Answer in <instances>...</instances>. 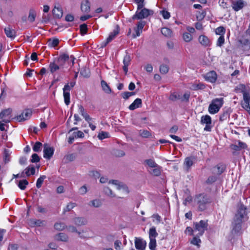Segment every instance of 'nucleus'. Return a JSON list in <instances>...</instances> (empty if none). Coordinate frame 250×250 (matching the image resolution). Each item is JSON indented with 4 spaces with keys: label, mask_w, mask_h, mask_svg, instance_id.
I'll return each mask as SVG.
<instances>
[{
    "label": "nucleus",
    "mask_w": 250,
    "mask_h": 250,
    "mask_svg": "<svg viewBox=\"0 0 250 250\" xmlns=\"http://www.w3.org/2000/svg\"><path fill=\"white\" fill-rule=\"evenodd\" d=\"M195 160V158L194 157H187L184 162V165L186 167V168L187 170L190 168V167L193 165L194 162Z\"/></svg>",
    "instance_id": "a211bd4d"
},
{
    "label": "nucleus",
    "mask_w": 250,
    "mask_h": 250,
    "mask_svg": "<svg viewBox=\"0 0 250 250\" xmlns=\"http://www.w3.org/2000/svg\"><path fill=\"white\" fill-rule=\"evenodd\" d=\"M243 221L233 219L231 225L230 236L231 238L239 236L242 233V225Z\"/></svg>",
    "instance_id": "f03ea898"
},
{
    "label": "nucleus",
    "mask_w": 250,
    "mask_h": 250,
    "mask_svg": "<svg viewBox=\"0 0 250 250\" xmlns=\"http://www.w3.org/2000/svg\"><path fill=\"white\" fill-rule=\"evenodd\" d=\"M198 234H196L195 236H194L192 240L191 241V243L194 245L197 246L198 248L200 247V244L201 242L200 239Z\"/></svg>",
    "instance_id": "e433bc0d"
},
{
    "label": "nucleus",
    "mask_w": 250,
    "mask_h": 250,
    "mask_svg": "<svg viewBox=\"0 0 250 250\" xmlns=\"http://www.w3.org/2000/svg\"><path fill=\"white\" fill-rule=\"evenodd\" d=\"M80 74L84 78H88L90 76V71L88 68L83 67L80 71Z\"/></svg>",
    "instance_id": "4c0bfd02"
},
{
    "label": "nucleus",
    "mask_w": 250,
    "mask_h": 250,
    "mask_svg": "<svg viewBox=\"0 0 250 250\" xmlns=\"http://www.w3.org/2000/svg\"><path fill=\"white\" fill-rule=\"evenodd\" d=\"M119 32V28L118 25L116 26V29L113 32H111L107 38L108 40L111 42L118 34Z\"/></svg>",
    "instance_id": "7c9ffc66"
},
{
    "label": "nucleus",
    "mask_w": 250,
    "mask_h": 250,
    "mask_svg": "<svg viewBox=\"0 0 250 250\" xmlns=\"http://www.w3.org/2000/svg\"><path fill=\"white\" fill-rule=\"evenodd\" d=\"M52 12L54 16L58 19L62 18L63 15L62 9L60 7H56V6L53 9Z\"/></svg>",
    "instance_id": "4be33fe9"
},
{
    "label": "nucleus",
    "mask_w": 250,
    "mask_h": 250,
    "mask_svg": "<svg viewBox=\"0 0 250 250\" xmlns=\"http://www.w3.org/2000/svg\"><path fill=\"white\" fill-rule=\"evenodd\" d=\"M195 200L198 206V209L203 211L207 208V205L211 202L210 197L204 193L200 194L196 196Z\"/></svg>",
    "instance_id": "f257e3e1"
},
{
    "label": "nucleus",
    "mask_w": 250,
    "mask_h": 250,
    "mask_svg": "<svg viewBox=\"0 0 250 250\" xmlns=\"http://www.w3.org/2000/svg\"><path fill=\"white\" fill-rule=\"evenodd\" d=\"M231 7L235 11H238L242 9L245 5L244 1L243 0H230Z\"/></svg>",
    "instance_id": "9b49d317"
},
{
    "label": "nucleus",
    "mask_w": 250,
    "mask_h": 250,
    "mask_svg": "<svg viewBox=\"0 0 250 250\" xmlns=\"http://www.w3.org/2000/svg\"><path fill=\"white\" fill-rule=\"evenodd\" d=\"M31 224L36 226L40 227L44 225V221L41 220L33 219L30 221Z\"/></svg>",
    "instance_id": "ea45409f"
},
{
    "label": "nucleus",
    "mask_w": 250,
    "mask_h": 250,
    "mask_svg": "<svg viewBox=\"0 0 250 250\" xmlns=\"http://www.w3.org/2000/svg\"><path fill=\"white\" fill-rule=\"evenodd\" d=\"M224 101L223 98H216L212 101L211 103L208 107V111L210 114H215L217 113L220 108L223 105Z\"/></svg>",
    "instance_id": "7ed1b4c3"
},
{
    "label": "nucleus",
    "mask_w": 250,
    "mask_h": 250,
    "mask_svg": "<svg viewBox=\"0 0 250 250\" xmlns=\"http://www.w3.org/2000/svg\"><path fill=\"white\" fill-rule=\"evenodd\" d=\"M153 14V11L152 10L144 8L141 9L140 11L137 10L135 14L132 16V19L141 20L142 19L146 18L148 16Z\"/></svg>",
    "instance_id": "39448f33"
},
{
    "label": "nucleus",
    "mask_w": 250,
    "mask_h": 250,
    "mask_svg": "<svg viewBox=\"0 0 250 250\" xmlns=\"http://www.w3.org/2000/svg\"><path fill=\"white\" fill-rule=\"evenodd\" d=\"M201 123L202 124H211V117L209 115L203 116L201 117Z\"/></svg>",
    "instance_id": "473e14b6"
},
{
    "label": "nucleus",
    "mask_w": 250,
    "mask_h": 250,
    "mask_svg": "<svg viewBox=\"0 0 250 250\" xmlns=\"http://www.w3.org/2000/svg\"><path fill=\"white\" fill-rule=\"evenodd\" d=\"M76 158V155L75 154H70L65 156L66 160L68 162H71L75 160Z\"/></svg>",
    "instance_id": "69168bd1"
},
{
    "label": "nucleus",
    "mask_w": 250,
    "mask_h": 250,
    "mask_svg": "<svg viewBox=\"0 0 250 250\" xmlns=\"http://www.w3.org/2000/svg\"><path fill=\"white\" fill-rule=\"evenodd\" d=\"M69 55L66 53H63L60 55V56L55 60L57 61V62L62 65V66L65 63V62L69 60Z\"/></svg>",
    "instance_id": "dca6fc26"
},
{
    "label": "nucleus",
    "mask_w": 250,
    "mask_h": 250,
    "mask_svg": "<svg viewBox=\"0 0 250 250\" xmlns=\"http://www.w3.org/2000/svg\"><path fill=\"white\" fill-rule=\"evenodd\" d=\"M141 105H142V100L140 98H137L129 106V109L131 110H133L137 108L141 107Z\"/></svg>",
    "instance_id": "6ab92c4d"
},
{
    "label": "nucleus",
    "mask_w": 250,
    "mask_h": 250,
    "mask_svg": "<svg viewBox=\"0 0 250 250\" xmlns=\"http://www.w3.org/2000/svg\"><path fill=\"white\" fill-rule=\"evenodd\" d=\"M183 38L184 40L186 42H189L193 38L191 34L188 32L184 33L183 35Z\"/></svg>",
    "instance_id": "49530a36"
},
{
    "label": "nucleus",
    "mask_w": 250,
    "mask_h": 250,
    "mask_svg": "<svg viewBox=\"0 0 250 250\" xmlns=\"http://www.w3.org/2000/svg\"><path fill=\"white\" fill-rule=\"evenodd\" d=\"M64 103L66 105L70 104V93L69 92H63Z\"/></svg>",
    "instance_id": "6e6d98bb"
},
{
    "label": "nucleus",
    "mask_w": 250,
    "mask_h": 250,
    "mask_svg": "<svg viewBox=\"0 0 250 250\" xmlns=\"http://www.w3.org/2000/svg\"><path fill=\"white\" fill-rule=\"evenodd\" d=\"M217 180V177L215 176H209L206 181L208 184H211L215 182Z\"/></svg>",
    "instance_id": "e2e57ef3"
},
{
    "label": "nucleus",
    "mask_w": 250,
    "mask_h": 250,
    "mask_svg": "<svg viewBox=\"0 0 250 250\" xmlns=\"http://www.w3.org/2000/svg\"><path fill=\"white\" fill-rule=\"evenodd\" d=\"M12 112L11 108H7L2 110L0 112V119H2V122L5 123H9L10 122V115Z\"/></svg>",
    "instance_id": "1a4fd4ad"
},
{
    "label": "nucleus",
    "mask_w": 250,
    "mask_h": 250,
    "mask_svg": "<svg viewBox=\"0 0 250 250\" xmlns=\"http://www.w3.org/2000/svg\"><path fill=\"white\" fill-rule=\"evenodd\" d=\"M205 88V85L203 83H194L192 85L191 89L193 90L203 89Z\"/></svg>",
    "instance_id": "72a5a7b5"
},
{
    "label": "nucleus",
    "mask_w": 250,
    "mask_h": 250,
    "mask_svg": "<svg viewBox=\"0 0 250 250\" xmlns=\"http://www.w3.org/2000/svg\"><path fill=\"white\" fill-rule=\"evenodd\" d=\"M134 243L138 250H145L146 246V241L141 238L135 237Z\"/></svg>",
    "instance_id": "9d476101"
},
{
    "label": "nucleus",
    "mask_w": 250,
    "mask_h": 250,
    "mask_svg": "<svg viewBox=\"0 0 250 250\" xmlns=\"http://www.w3.org/2000/svg\"><path fill=\"white\" fill-rule=\"evenodd\" d=\"M247 208L243 204H240L237 206V209L236 213L233 219L236 220H240L243 222L246 219H248L247 214Z\"/></svg>",
    "instance_id": "20e7f679"
},
{
    "label": "nucleus",
    "mask_w": 250,
    "mask_h": 250,
    "mask_svg": "<svg viewBox=\"0 0 250 250\" xmlns=\"http://www.w3.org/2000/svg\"><path fill=\"white\" fill-rule=\"evenodd\" d=\"M160 72L162 74H166L169 71V67L166 64H162L160 66Z\"/></svg>",
    "instance_id": "79ce46f5"
},
{
    "label": "nucleus",
    "mask_w": 250,
    "mask_h": 250,
    "mask_svg": "<svg viewBox=\"0 0 250 250\" xmlns=\"http://www.w3.org/2000/svg\"><path fill=\"white\" fill-rule=\"evenodd\" d=\"M225 170V167L223 166L217 165L214 167V172L218 175H220Z\"/></svg>",
    "instance_id": "a19ab883"
},
{
    "label": "nucleus",
    "mask_w": 250,
    "mask_h": 250,
    "mask_svg": "<svg viewBox=\"0 0 250 250\" xmlns=\"http://www.w3.org/2000/svg\"><path fill=\"white\" fill-rule=\"evenodd\" d=\"M101 83L102 89L104 91V92L107 94H109L112 91L111 88L105 81L102 80Z\"/></svg>",
    "instance_id": "b1692460"
},
{
    "label": "nucleus",
    "mask_w": 250,
    "mask_h": 250,
    "mask_svg": "<svg viewBox=\"0 0 250 250\" xmlns=\"http://www.w3.org/2000/svg\"><path fill=\"white\" fill-rule=\"evenodd\" d=\"M54 152V148L50 147L48 144H44L43 145V157L46 159L50 160L52 157Z\"/></svg>",
    "instance_id": "6e6552de"
},
{
    "label": "nucleus",
    "mask_w": 250,
    "mask_h": 250,
    "mask_svg": "<svg viewBox=\"0 0 250 250\" xmlns=\"http://www.w3.org/2000/svg\"><path fill=\"white\" fill-rule=\"evenodd\" d=\"M62 67V66L60 65L55 59L53 62H51L49 65V69L52 74H53Z\"/></svg>",
    "instance_id": "2eb2a0df"
},
{
    "label": "nucleus",
    "mask_w": 250,
    "mask_h": 250,
    "mask_svg": "<svg viewBox=\"0 0 250 250\" xmlns=\"http://www.w3.org/2000/svg\"><path fill=\"white\" fill-rule=\"evenodd\" d=\"M161 33L164 36L167 38L171 37L172 35V32L171 29L167 27L162 28L161 29Z\"/></svg>",
    "instance_id": "a878e982"
},
{
    "label": "nucleus",
    "mask_w": 250,
    "mask_h": 250,
    "mask_svg": "<svg viewBox=\"0 0 250 250\" xmlns=\"http://www.w3.org/2000/svg\"><path fill=\"white\" fill-rule=\"evenodd\" d=\"M80 30L82 35L85 34L87 31V25L85 23L81 24L80 26Z\"/></svg>",
    "instance_id": "5fc2aeb1"
},
{
    "label": "nucleus",
    "mask_w": 250,
    "mask_h": 250,
    "mask_svg": "<svg viewBox=\"0 0 250 250\" xmlns=\"http://www.w3.org/2000/svg\"><path fill=\"white\" fill-rule=\"evenodd\" d=\"M54 229L58 231H62L66 228V226L62 222H56L54 225Z\"/></svg>",
    "instance_id": "c85d7f7f"
},
{
    "label": "nucleus",
    "mask_w": 250,
    "mask_h": 250,
    "mask_svg": "<svg viewBox=\"0 0 250 250\" xmlns=\"http://www.w3.org/2000/svg\"><path fill=\"white\" fill-rule=\"evenodd\" d=\"M154 168L151 170H149V172L151 174L155 176H159L161 175V167L157 165V167H153Z\"/></svg>",
    "instance_id": "cd10ccee"
},
{
    "label": "nucleus",
    "mask_w": 250,
    "mask_h": 250,
    "mask_svg": "<svg viewBox=\"0 0 250 250\" xmlns=\"http://www.w3.org/2000/svg\"><path fill=\"white\" fill-rule=\"evenodd\" d=\"M139 135L142 137L148 138L151 136V133L146 130H140L139 131Z\"/></svg>",
    "instance_id": "09e8293b"
},
{
    "label": "nucleus",
    "mask_w": 250,
    "mask_h": 250,
    "mask_svg": "<svg viewBox=\"0 0 250 250\" xmlns=\"http://www.w3.org/2000/svg\"><path fill=\"white\" fill-rule=\"evenodd\" d=\"M205 80L211 83H214L217 79V74L214 71H211L207 73L204 76Z\"/></svg>",
    "instance_id": "4468645a"
},
{
    "label": "nucleus",
    "mask_w": 250,
    "mask_h": 250,
    "mask_svg": "<svg viewBox=\"0 0 250 250\" xmlns=\"http://www.w3.org/2000/svg\"><path fill=\"white\" fill-rule=\"evenodd\" d=\"M55 239L57 241L67 242L68 240V237L64 233L61 232L55 236Z\"/></svg>",
    "instance_id": "5701e85b"
},
{
    "label": "nucleus",
    "mask_w": 250,
    "mask_h": 250,
    "mask_svg": "<svg viewBox=\"0 0 250 250\" xmlns=\"http://www.w3.org/2000/svg\"><path fill=\"white\" fill-rule=\"evenodd\" d=\"M4 32L7 37L13 39L16 36V32L10 27L8 26L4 28Z\"/></svg>",
    "instance_id": "412c9836"
},
{
    "label": "nucleus",
    "mask_w": 250,
    "mask_h": 250,
    "mask_svg": "<svg viewBox=\"0 0 250 250\" xmlns=\"http://www.w3.org/2000/svg\"><path fill=\"white\" fill-rule=\"evenodd\" d=\"M36 17V11L33 9H30L29 12V15L28 17V21L31 22H33V21H35Z\"/></svg>",
    "instance_id": "c756f323"
},
{
    "label": "nucleus",
    "mask_w": 250,
    "mask_h": 250,
    "mask_svg": "<svg viewBox=\"0 0 250 250\" xmlns=\"http://www.w3.org/2000/svg\"><path fill=\"white\" fill-rule=\"evenodd\" d=\"M4 160L5 163H7L10 161V154L8 150L5 149L4 152Z\"/></svg>",
    "instance_id": "bf43d9fd"
},
{
    "label": "nucleus",
    "mask_w": 250,
    "mask_h": 250,
    "mask_svg": "<svg viewBox=\"0 0 250 250\" xmlns=\"http://www.w3.org/2000/svg\"><path fill=\"white\" fill-rule=\"evenodd\" d=\"M59 43V41L58 39H53V40L49 39L48 41V45L51 47L57 46Z\"/></svg>",
    "instance_id": "a18cd8bd"
},
{
    "label": "nucleus",
    "mask_w": 250,
    "mask_h": 250,
    "mask_svg": "<svg viewBox=\"0 0 250 250\" xmlns=\"http://www.w3.org/2000/svg\"><path fill=\"white\" fill-rule=\"evenodd\" d=\"M31 110L27 109L25 110L21 115L16 117L17 120L19 122L24 121L29 119L32 115Z\"/></svg>",
    "instance_id": "f8f14e48"
},
{
    "label": "nucleus",
    "mask_w": 250,
    "mask_h": 250,
    "mask_svg": "<svg viewBox=\"0 0 250 250\" xmlns=\"http://www.w3.org/2000/svg\"><path fill=\"white\" fill-rule=\"evenodd\" d=\"M77 204L75 203L70 202L67 204L66 207L64 208L63 213L65 214L66 212L70 211L72 208L75 207Z\"/></svg>",
    "instance_id": "58836bf2"
},
{
    "label": "nucleus",
    "mask_w": 250,
    "mask_h": 250,
    "mask_svg": "<svg viewBox=\"0 0 250 250\" xmlns=\"http://www.w3.org/2000/svg\"><path fill=\"white\" fill-rule=\"evenodd\" d=\"M66 228H67V230L69 231H70V232H77V233H78L79 234V235L81 234L80 232L78 231V230H77L76 227L74 226L70 225V226H68V227L66 226Z\"/></svg>",
    "instance_id": "13d9d810"
},
{
    "label": "nucleus",
    "mask_w": 250,
    "mask_h": 250,
    "mask_svg": "<svg viewBox=\"0 0 250 250\" xmlns=\"http://www.w3.org/2000/svg\"><path fill=\"white\" fill-rule=\"evenodd\" d=\"M225 39L223 36H221L219 37L217 42V45L218 46H221L224 43Z\"/></svg>",
    "instance_id": "774afa93"
},
{
    "label": "nucleus",
    "mask_w": 250,
    "mask_h": 250,
    "mask_svg": "<svg viewBox=\"0 0 250 250\" xmlns=\"http://www.w3.org/2000/svg\"><path fill=\"white\" fill-rule=\"evenodd\" d=\"M46 178V176L45 175H42L40 176L39 178L37 179V183H36V187L37 188H40L44 180Z\"/></svg>",
    "instance_id": "c03bdc74"
},
{
    "label": "nucleus",
    "mask_w": 250,
    "mask_h": 250,
    "mask_svg": "<svg viewBox=\"0 0 250 250\" xmlns=\"http://www.w3.org/2000/svg\"><path fill=\"white\" fill-rule=\"evenodd\" d=\"M89 205L94 208H99L102 206V202L100 199H94L90 202Z\"/></svg>",
    "instance_id": "2f4dec72"
},
{
    "label": "nucleus",
    "mask_w": 250,
    "mask_h": 250,
    "mask_svg": "<svg viewBox=\"0 0 250 250\" xmlns=\"http://www.w3.org/2000/svg\"><path fill=\"white\" fill-rule=\"evenodd\" d=\"M81 9L82 12L88 13L90 10V4L88 0H85L82 2Z\"/></svg>",
    "instance_id": "f3484780"
},
{
    "label": "nucleus",
    "mask_w": 250,
    "mask_h": 250,
    "mask_svg": "<svg viewBox=\"0 0 250 250\" xmlns=\"http://www.w3.org/2000/svg\"><path fill=\"white\" fill-rule=\"evenodd\" d=\"M144 164L146 165L149 167L153 168L157 167V164L152 159H146L144 162Z\"/></svg>",
    "instance_id": "393cba45"
},
{
    "label": "nucleus",
    "mask_w": 250,
    "mask_h": 250,
    "mask_svg": "<svg viewBox=\"0 0 250 250\" xmlns=\"http://www.w3.org/2000/svg\"><path fill=\"white\" fill-rule=\"evenodd\" d=\"M40 160V157L37 154L34 153L32 155V158L31 159V162L32 163H37L39 162Z\"/></svg>",
    "instance_id": "0e129e2a"
},
{
    "label": "nucleus",
    "mask_w": 250,
    "mask_h": 250,
    "mask_svg": "<svg viewBox=\"0 0 250 250\" xmlns=\"http://www.w3.org/2000/svg\"><path fill=\"white\" fill-rule=\"evenodd\" d=\"M181 99L180 95H177L175 93L171 94L169 97V99L172 101H175L177 100Z\"/></svg>",
    "instance_id": "680f3d73"
},
{
    "label": "nucleus",
    "mask_w": 250,
    "mask_h": 250,
    "mask_svg": "<svg viewBox=\"0 0 250 250\" xmlns=\"http://www.w3.org/2000/svg\"><path fill=\"white\" fill-rule=\"evenodd\" d=\"M230 113L228 110L224 111L222 114L220 116L219 120L220 121L223 122L229 118Z\"/></svg>",
    "instance_id": "c9c22d12"
},
{
    "label": "nucleus",
    "mask_w": 250,
    "mask_h": 250,
    "mask_svg": "<svg viewBox=\"0 0 250 250\" xmlns=\"http://www.w3.org/2000/svg\"><path fill=\"white\" fill-rule=\"evenodd\" d=\"M206 12L205 11H203L202 12H198V14L196 15L197 20L198 21H201L204 19L205 17L206 16Z\"/></svg>",
    "instance_id": "4d7b16f0"
},
{
    "label": "nucleus",
    "mask_w": 250,
    "mask_h": 250,
    "mask_svg": "<svg viewBox=\"0 0 250 250\" xmlns=\"http://www.w3.org/2000/svg\"><path fill=\"white\" fill-rule=\"evenodd\" d=\"M215 33L217 35L223 36L225 33V29L223 26H220L216 29Z\"/></svg>",
    "instance_id": "603ef678"
},
{
    "label": "nucleus",
    "mask_w": 250,
    "mask_h": 250,
    "mask_svg": "<svg viewBox=\"0 0 250 250\" xmlns=\"http://www.w3.org/2000/svg\"><path fill=\"white\" fill-rule=\"evenodd\" d=\"M28 185V182L27 180H22L19 182L18 186L21 189L24 190Z\"/></svg>",
    "instance_id": "f704fd0d"
},
{
    "label": "nucleus",
    "mask_w": 250,
    "mask_h": 250,
    "mask_svg": "<svg viewBox=\"0 0 250 250\" xmlns=\"http://www.w3.org/2000/svg\"><path fill=\"white\" fill-rule=\"evenodd\" d=\"M104 191L106 195L111 197H115L116 196L115 194L108 187H104Z\"/></svg>",
    "instance_id": "37998d69"
},
{
    "label": "nucleus",
    "mask_w": 250,
    "mask_h": 250,
    "mask_svg": "<svg viewBox=\"0 0 250 250\" xmlns=\"http://www.w3.org/2000/svg\"><path fill=\"white\" fill-rule=\"evenodd\" d=\"M199 42L203 46H207L210 44V42L208 38L204 35H201L198 38Z\"/></svg>",
    "instance_id": "aec40b11"
},
{
    "label": "nucleus",
    "mask_w": 250,
    "mask_h": 250,
    "mask_svg": "<svg viewBox=\"0 0 250 250\" xmlns=\"http://www.w3.org/2000/svg\"><path fill=\"white\" fill-rule=\"evenodd\" d=\"M149 248L150 250H155L156 247V240L154 239H149Z\"/></svg>",
    "instance_id": "864d4df0"
},
{
    "label": "nucleus",
    "mask_w": 250,
    "mask_h": 250,
    "mask_svg": "<svg viewBox=\"0 0 250 250\" xmlns=\"http://www.w3.org/2000/svg\"><path fill=\"white\" fill-rule=\"evenodd\" d=\"M73 136L75 138H83L84 136V133L81 131H78L77 132H74L73 133Z\"/></svg>",
    "instance_id": "338daca9"
},
{
    "label": "nucleus",
    "mask_w": 250,
    "mask_h": 250,
    "mask_svg": "<svg viewBox=\"0 0 250 250\" xmlns=\"http://www.w3.org/2000/svg\"><path fill=\"white\" fill-rule=\"evenodd\" d=\"M74 224L78 226H85L87 224L88 221L84 217H76L73 219Z\"/></svg>",
    "instance_id": "ddd939ff"
},
{
    "label": "nucleus",
    "mask_w": 250,
    "mask_h": 250,
    "mask_svg": "<svg viewBox=\"0 0 250 250\" xmlns=\"http://www.w3.org/2000/svg\"><path fill=\"white\" fill-rule=\"evenodd\" d=\"M160 14L165 19H168L170 17V13L165 10L160 11Z\"/></svg>",
    "instance_id": "052dcab7"
},
{
    "label": "nucleus",
    "mask_w": 250,
    "mask_h": 250,
    "mask_svg": "<svg viewBox=\"0 0 250 250\" xmlns=\"http://www.w3.org/2000/svg\"><path fill=\"white\" fill-rule=\"evenodd\" d=\"M42 146V144L39 142H37L34 144L33 149L35 152H39L41 150V147Z\"/></svg>",
    "instance_id": "8fccbe9b"
},
{
    "label": "nucleus",
    "mask_w": 250,
    "mask_h": 250,
    "mask_svg": "<svg viewBox=\"0 0 250 250\" xmlns=\"http://www.w3.org/2000/svg\"><path fill=\"white\" fill-rule=\"evenodd\" d=\"M109 137V133L104 131H102L100 132L98 135V138L102 140L105 138H107Z\"/></svg>",
    "instance_id": "de8ad7c7"
},
{
    "label": "nucleus",
    "mask_w": 250,
    "mask_h": 250,
    "mask_svg": "<svg viewBox=\"0 0 250 250\" xmlns=\"http://www.w3.org/2000/svg\"><path fill=\"white\" fill-rule=\"evenodd\" d=\"M194 231L195 232L198 231L197 234H198L199 236H202L205 230L207 229L208 224L207 221L201 220L199 222L194 223Z\"/></svg>",
    "instance_id": "423d86ee"
},
{
    "label": "nucleus",
    "mask_w": 250,
    "mask_h": 250,
    "mask_svg": "<svg viewBox=\"0 0 250 250\" xmlns=\"http://www.w3.org/2000/svg\"><path fill=\"white\" fill-rule=\"evenodd\" d=\"M158 234L156 231V228L154 227L151 228L149 231V239L156 240L155 238L158 236Z\"/></svg>",
    "instance_id": "bb28decb"
},
{
    "label": "nucleus",
    "mask_w": 250,
    "mask_h": 250,
    "mask_svg": "<svg viewBox=\"0 0 250 250\" xmlns=\"http://www.w3.org/2000/svg\"><path fill=\"white\" fill-rule=\"evenodd\" d=\"M242 93L243 96V101L241 102V104L242 107L246 110L250 107V95L245 90H242Z\"/></svg>",
    "instance_id": "0eeeda50"
},
{
    "label": "nucleus",
    "mask_w": 250,
    "mask_h": 250,
    "mask_svg": "<svg viewBox=\"0 0 250 250\" xmlns=\"http://www.w3.org/2000/svg\"><path fill=\"white\" fill-rule=\"evenodd\" d=\"M131 61V57L129 54L126 53L124 58L123 63L124 64L129 65Z\"/></svg>",
    "instance_id": "3c124183"
}]
</instances>
